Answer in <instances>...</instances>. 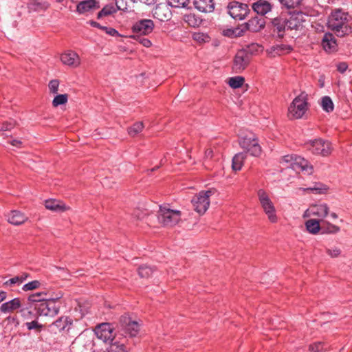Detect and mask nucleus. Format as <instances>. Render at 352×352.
I'll return each instance as SVG.
<instances>
[{
	"instance_id": "nucleus-1",
	"label": "nucleus",
	"mask_w": 352,
	"mask_h": 352,
	"mask_svg": "<svg viewBox=\"0 0 352 352\" xmlns=\"http://www.w3.org/2000/svg\"><path fill=\"white\" fill-rule=\"evenodd\" d=\"M349 15L342 9L333 10L328 18L327 25L338 36L342 37L351 32L349 25Z\"/></svg>"
},
{
	"instance_id": "nucleus-2",
	"label": "nucleus",
	"mask_w": 352,
	"mask_h": 352,
	"mask_svg": "<svg viewBox=\"0 0 352 352\" xmlns=\"http://www.w3.org/2000/svg\"><path fill=\"white\" fill-rule=\"evenodd\" d=\"M266 25L265 18L255 15L251 17L248 21L239 25L232 30H227L226 35L228 36H241L246 31L251 32H259L263 30Z\"/></svg>"
},
{
	"instance_id": "nucleus-3",
	"label": "nucleus",
	"mask_w": 352,
	"mask_h": 352,
	"mask_svg": "<svg viewBox=\"0 0 352 352\" xmlns=\"http://www.w3.org/2000/svg\"><path fill=\"white\" fill-rule=\"evenodd\" d=\"M280 164L294 170H300L307 175H311L314 171V167L308 160L294 154L283 156Z\"/></svg>"
},
{
	"instance_id": "nucleus-4",
	"label": "nucleus",
	"mask_w": 352,
	"mask_h": 352,
	"mask_svg": "<svg viewBox=\"0 0 352 352\" xmlns=\"http://www.w3.org/2000/svg\"><path fill=\"white\" fill-rule=\"evenodd\" d=\"M308 96L305 92L296 96L288 107L287 117L289 120L300 119L309 109Z\"/></svg>"
},
{
	"instance_id": "nucleus-5",
	"label": "nucleus",
	"mask_w": 352,
	"mask_h": 352,
	"mask_svg": "<svg viewBox=\"0 0 352 352\" xmlns=\"http://www.w3.org/2000/svg\"><path fill=\"white\" fill-rule=\"evenodd\" d=\"M240 147L243 150V153L250 154L256 157L261 156L262 148L259 144L257 136L252 133H249L243 136L239 137L238 140Z\"/></svg>"
},
{
	"instance_id": "nucleus-6",
	"label": "nucleus",
	"mask_w": 352,
	"mask_h": 352,
	"mask_svg": "<svg viewBox=\"0 0 352 352\" xmlns=\"http://www.w3.org/2000/svg\"><path fill=\"white\" fill-rule=\"evenodd\" d=\"M181 216V211L171 209L168 204H164L160 206L157 217L164 226L173 227L180 221Z\"/></svg>"
},
{
	"instance_id": "nucleus-7",
	"label": "nucleus",
	"mask_w": 352,
	"mask_h": 352,
	"mask_svg": "<svg viewBox=\"0 0 352 352\" xmlns=\"http://www.w3.org/2000/svg\"><path fill=\"white\" fill-rule=\"evenodd\" d=\"M62 292H58L56 297L49 298L42 303L38 304L35 307V310L38 316L54 318L58 314L60 306L56 305L58 299L63 297Z\"/></svg>"
},
{
	"instance_id": "nucleus-8",
	"label": "nucleus",
	"mask_w": 352,
	"mask_h": 352,
	"mask_svg": "<svg viewBox=\"0 0 352 352\" xmlns=\"http://www.w3.org/2000/svg\"><path fill=\"white\" fill-rule=\"evenodd\" d=\"M307 21L305 16L300 13L292 14L289 19H287V32H294L292 37H299L305 32V25Z\"/></svg>"
},
{
	"instance_id": "nucleus-9",
	"label": "nucleus",
	"mask_w": 352,
	"mask_h": 352,
	"mask_svg": "<svg viewBox=\"0 0 352 352\" xmlns=\"http://www.w3.org/2000/svg\"><path fill=\"white\" fill-rule=\"evenodd\" d=\"M257 196L261 208L267 216L269 221L273 223H276L278 217L276 208L268 194L263 189H259L257 192Z\"/></svg>"
},
{
	"instance_id": "nucleus-10",
	"label": "nucleus",
	"mask_w": 352,
	"mask_h": 352,
	"mask_svg": "<svg viewBox=\"0 0 352 352\" xmlns=\"http://www.w3.org/2000/svg\"><path fill=\"white\" fill-rule=\"evenodd\" d=\"M213 195L212 190L201 191L191 200L194 210L199 214H204L209 208L210 197Z\"/></svg>"
},
{
	"instance_id": "nucleus-11",
	"label": "nucleus",
	"mask_w": 352,
	"mask_h": 352,
	"mask_svg": "<svg viewBox=\"0 0 352 352\" xmlns=\"http://www.w3.org/2000/svg\"><path fill=\"white\" fill-rule=\"evenodd\" d=\"M307 148L313 154L323 157L329 155L332 151L331 142L322 139H316L306 143Z\"/></svg>"
},
{
	"instance_id": "nucleus-12",
	"label": "nucleus",
	"mask_w": 352,
	"mask_h": 352,
	"mask_svg": "<svg viewBox=\"0 0 352 352\" xmlns=\"http://www.w3.org/2000/svg\"><path fill=\"white\" fill-rule=\"evenodd\" d=\"M228 8L229 14L235 20L244 19L250 12L248 4L239 1L230 2Z\"/></svg>"
},
{
	"instance_id": "nucleus-13",
	"label": "nucleus",
	"mask_w": 352,
	"mask_h": 352,
	"mask_svg": "<svg viewBox=\"0 0 352 352\" xmlns=\"http://www.w3.org/2000/svg\"><path fill=\"white\" fill-rule=\"evenodd\" d=\"M120 326L124 333L130 337H135L140 331L139 323L132 320L128 315H123L120 317Z\"/></svg>"
},
{
	"instance_id": "nucleus-14",
	"label": "nucleus",
	"mask_w": 352,
	"mask_h": 352,
	"mask_svg": "<svg viewBox=\"0 0 352 352\" xmlns=\"http://www.w3.org/2000/svg\"><path fill=\"white\" fill-rule=\"evenodd\" d=\"M269 27L278 37L283 38L287 33V18L283 15L272 18L269 22Z\"/></svg>"
},
{
	"instance_id": "nucleus-15",
	"label": "nucleus",
	"mask_w": 352,
	"mask_h": 352,
	"mask_svg": "<svg viewBox=\"0 0 352 352\" xmlns=\"http://www.w3.org/2000/svg\"><path fill=\"white\" fill-rule=\"evenodd\" d=\"M251 9L259 16H265L272 12L274 3L267 0H254L250 4Z\"/></svg>"
},
{
	"instance_id": "nucleus-16",
	"label": "nucleus",
	"mask_w": 352,
	"mask_h": 352,
	"mask_svg": "<svg viewBox=\"0 0 352 352\" xmlns=\"http://www.w3.org/2000/svg\"><path fill=\"white\" fill-rule=\"evenodd\" d=\"M250 55L247 50H239L236 54L234 62L233 69L236 73L243 71L250 62Z\"/></svg>"
},
{
	"instance_id": "nucleus-17",
	"label": "nucleus",
	"mask_w": 352,
	"mask_h": 352,
	"mask_svg": "<svg viewBox=\"0 0 352 352\" xmlns=\"http://www.w3.org/2000/svg\"><path fill=\"white\" fill-rule=\"evenodd\" d=\"M95 333L97 337L104 342H111L114 338L113 330L108 323L98 325Z\"/></svg>"
},
{
	"instance_id": "nucleus-18",
	"label": "nucleus",
	"mask_w": 352,
	"mask_h": 352,
	"mask_svg": "<svg viewBox=\"0 0 352 352\" xmlns=\"http://www.w3.org/2000/svg\"><path fill=\"white\" fill-rule=\"evenodd\" d=\"M154 28L153 21L151 19H142L133 26V32L137 35H146L151 33Z\"/></svg>"
},
{
	"instance_id": "nucleus-19",
	"label": "nucleus",
	"mask_w": 352,
	"mask_h": 352,
	"mask_svg": "<svg viewBox=\"0 0 352 352\" xmlns=\"http://www.w3.org/2000/svg\"><path fill=\"white\" fill-rule=\"evenodd\" d=\"M60 60L63 65L76 68L80 65V58L78 54L72 50L63 52L60 55Z\"/></svg>"
},
{
	"instance_id": "nucleus-20",
	"label": "nucleus",
	"mask_w": 352,
	"mask_h": 352,
	"mask_svg": "<svg viewBox=\"0 0 352 352\" xmlns=\"http://www.w3.org/2000/svg\"><path fill=\"white\" fill-rule=\"evenodd\" d=\"M169 5L160 3L156 6L153 10V16L154 18L160 21H167L170 19L172 12L169 8Z\"/></svg>"
},
{
	"instance_id": "nucleus-21",
	"label": "nucleus",
	"mask_w": 352,
	"mask_h": 352,
	"mask_svg": "<svg viewBox=\"0 0 352 352\" xmlns=\"http://www.w3.org/2000/svg\"><path fill=\"white\" fill-rule=\"evenodd\" d=\"M195 8L200 12L210 13L214 10V0H194Z\"/></svg>"
},
{
	"instance_id": "nucleus-22",
	"label": "nucleus",
	"mask_w": 352,
	"mask_h": 352,
	"mask_svg": "<svg viewBox=\"0 0 352 352\" xmlns=\"http://www.w3.org/2000/svg\"><path fill=\"white\" fill-rule=\"evenodd\" d=\"M322 46L326 52L336 51L337 43L335 36L331 33H325L322 39Z\"/></svg>"
},
{
	"instance_id": "nucleus-23",
	"label": "nucleus",
	"mask_w": 352,
	"mask_h": 352,
	"mask_svg": "<svg viewBox=\"0 0 352 352\" xmlns=\"http://www.w3.org/2000/svg\"><path fill=\"white\" fill-rule=\"evenodd\" d=\"M8 221L14 226H19L24 223L28 218L23 212L19 210H12L7 215Z\"/></svg>"
},
{
	"instance_id": "nucleus-24",
	"label": "nucleus",
	"mask_w": 352,
	"mask_h": 352,
	"mask_svg": "<svg viewBox=\"0 0 352 352\" xmlns=\"http://www.w3.org/2000/svg\"><path fill=\"white\" fill-rule=\"evenodd\" d=\"M45 206L47 209L54 212H65L69 210V207L66 206L62 201L57 199H48L45 202Z\"/></svg>"
},
{
	"instance_id": "nucleus-25",
	"label": "nucleus",
	"mask_w": 352,
	"mask_h": 352,
	"mask_svg": "<svg viewBox=\"0 0 352 352\" xmlns=\"http://www.w3.org/2000/svg\"><path fill=\"white\" fill-rule=\"evenodd\" d=\"M21 306V299L19 298H14L10 301L1 304L0 311L3 314L11 313L20 308Z\"/></svg>"
},
{
	"instance_id": "nucleus-26",
	"label": "nucleus",
	"mask_w": 352,
	"mask_h": 352,
	"mask_svg": "<svg viewBox=\"0 0 352 352\" xmlns=\"http://www.w3.org/2000/svg\"><path fill=\"white\" fill-rule=\"evenodd\" d=\"M98 2L96 0H85L80 1L76 7V11L79 14H84L93 9L98 8Z\"/></svg>"
},
{
	"instance_id": "nucleus-27",
	"label": "nucleus",
	"mask_w": 352,
	"mask_h": 352,
	"mask_svg": "<svg viewBox=\"0 0 352 352\" xmlns=\"http://www.w3.org/2000/svg\"><path fill=\"white\" fill-rule=\"evenodd\" d=\"M313 216L319 218H324L329 214V207L326 204L311 205Z\"/></svg>"
},
{
	"instance_id": "nucleus-28",
	"label": "nucleus",
	"mask_w": 352,
	"mask_h": 352,
	"mask_svg": "<svg viewBox=\"0 0 352 352\" xmlns=\"http://www.w3.org/2000/svg\"><path fill=\"white\" fill-rule=\"evenodd\" d=\"M246 153L239 152L236 153L232 158V168L234 170H240L243 166L245 160L246 159Z\"/></svg>"
},
{
	"instance_id": "nucleus-29",
	"label": "nucleus",
	"mask_w": 352,
	"mask_h": 352,
	"mask_svg": "<svg viewBox=\"0 0 352 352\" xmlns=\"http://www.w3.org/2000/svg\"><path fill=\"white\" fill-rule=\"evenodd\" d=\"M48 292H40L32 294L28 296V302L30 304H34L36 302L42 303L43 301H45L48 298Z\"/></svg>"
},
{
	"instance_id": "nucleus-30",
	"label": "nucleus",
	"mask_w": 352,
	"mask_h": 352,
	"mask_svg": "<svg viewBox=\"0 0 352 352\" xmlns=\"http://www.w3.org/2000/svg\"><path fill=\"white\" fill-rule=\"evenodd\" d=\"M292 50V47L289 45L278 44L272 47L271 52L274 53V56H281L291 52Z\"/></svg>"
},
{
	"instance_id": "nucleus-31",
	"label": "nucleus",
	"mask_w": 352,
	"mask_h": 352,
	"mask_svg": "<svg viewBox=\"0 0 352 352\" xmlns=\"http://www.w3.org/2000/svg\"><path fill=\"white\" fill-rule=\"evenodd\" d=\"M307 230L313 234H316L320 230V221L316 219H309L305 222Z\"/></svg>"
},
{
	"instance_id": "nucleus-32",
	"label": "nucleus",
	"mask_w": 352,
	"mask_h": 352,
	"mask_svg": "<svg viewBox=\"0 0 352 352\" xmlns=\"http://www.w3.org/2000/svg\"><path fill=\"white\" fill-rule=\"evenodd\" d=\"M320 104L322 109L327 113L332 112L334 109L333 102L329 96H323L321 98Z\"/></svg>"
},
{
	"instance_id": "nucleus-33",
	"label": "nucleus",
	"mask_w": 352,
	"mask_h": 352,
	"mask_svg": "<svg viewBox=\"0 0 352 352\" xmlns=\"http://www.w3.org/2000/svg\"><path fill=\"white\" fill-rule=\"evenodd\" d=\"M117 6L114 7L113 5H107L104 6L98 13L97 18L100 19L103 16H109L113 13H116L118 10Z\"/></svg>"
},
{
	"instance_id": "nucleus-34",
	"label": "nucleus",
	"mask_w": 352,
	"mask_h": 352,
	"mask_svg": "<svg viewBox=\"0 0 352 352\" xmlns=\"http://www.w3.org/2000/svg\"><path fill=\"white\" fill-rule=\"evenodd\" d=\"M245 82V78L242 76H234L231 77L228 79V85L233 89H237L241 87Z\"/></svg>"
},
{
	"instance_id": "nucleus-35",
	"label": "nucleus",
	"mask_w": 352,
	"mask_h": 352,
	"mask_svg": "<svg viewBox=\"0 0 352 352\" xmlns=\"http://www.w3.org/2000/svg\"><path fill=\"white\" fill-rule=\"evenodd\" d=\"M69 324H71V322L69 321L68 317L61 316L54 321L52 325L55 326L59 331H62L64 330Z\"/></svg>"
},
{
	"instance_id": "nucleus-36",
	"label": "nucleus",
	"mask_w": 352,
	"mask_h": 352,
	"mask_svg": "<svg viewBox=\"0 0 352 352\" xmlns=\"http://www.w3.org/2000/svg\"><path fill=\"white\" fill-rule=\"evenodd\" d=\"M190 3V0H168L170 6L177 8H188Z\"/></svg>"
},
{
	"instance_id": "nucleus-37",
	"label": "nucleus",
	"mask_w": 352,
	"mask_h": 352,
	"mask_svg": "<svg viewBox=\"0 0 352 352\" xmlns=\"http://www.w3.org/2000/svg\"><path fill=\"white\" fill-rule=\"evenodd\" d=\"M144 128V124L142 122H137L134 123L131 126L128 128V133L131 136H135L140 133Z\"/></svg>"
},
{
	"instance_id": "nucleus-38",
	"label": "nucleus",
	"mask_w": 352,
	"mask_h": 352,
	"mask_svg": "<svg viewBox=\"0 0 352 352\" xmlns=\"http://www.w3.org/2000/svg\"><path fill=\"white\" fill-rule=\"evenodd\" d=\"M67 100H68V95L67 94H58L53 99L52 105L54 107H57L59 105L66 104L67 102Z\"/></svg>"
},
{
	"instance_id": "nucleus-39",
	"label": "nucleus",
	"mask_w": 352,
	"mask_h": 352,
	"mask_svg": "<svg viewBox=\"0 0 352 352\" xmlns=\"http://www.w3.org/2000/svg\"><path fill=\"white\" fill-rule=\"evenodd\" d=\"M41 283L39 280H34L23 285L22 287V290L23 292L35 290L39 289L41 287Z\"/></svg>"
},
{
	"instance_id": "nucleus-40",
	"label": "nucleus",
	"mask_w": 352,
	"mask_h": 352,
	"mask_svg": "<svg viewBox=\"0 0 352 352\" xmlns=\"http://www.w3.org/2000/svg\"><path fill=\"white\" fill-rule=\"evenodd\" d=\"M153 272V269L147 265H142L138 268V274L141 278H148Z\"/></svg>"
},
{
	"instance_id": "nucleus-41",
	"label": "nucleus",
	"mask_w": 352,
	"mask_h": 352,
	"mask_svg": "<svg viewBox=\"0 0 352 352\" xmlns=\"http://www.w3.org/2000/svg\"><path fill=\"white\" fill-rule=\"evenodd\" d=\"M192 38L194 41L199 42L200 43H208L210 40V36L207 34L203 32L194 33L192 35Z\"/></svg>"
},
{
	"instance_id": "nucleus-42",
	"label": "nucleus",
	"mask_w": 352,
	"mask_h": 352,
	"mask_svg": "<svg viewBox=\"0 0 352 352\" xmlns=\"http://www.w3.org/2000/svg\"><path fill=\"white\" fill-rule=\"evenodd\" d=\"M286 8H294L299 6L302 0H278Z\"/></svg>"
},
{
	"instance_id": "nucleus-43",
	"label": "nucleus",
	"mask_w": 352,
	"mask_h": 352,
	"mask_svg": "<svg viewBox=\"0 0 352 352\" xmlns=\"http://www.w3.org/2000/svg\"><path fill=\"white\" fill-rule=\"evenodd\" d=\"M108 352H127L126 347L123 344L118 342L112 343L108 350Z\"/></svg>"
},
{
	"instance_id": "nucleus-44",
	"label": "nucleus",
	"mask_w": 352,
	"mask_h": 352,
	"mask_svg": "<svg viewBox=\"0 0 352 352\" xmlns=\"http://www.w3.org/2000/svg\"><path fill=\"white\" fill-rule=\"evenodd\" d=\"M185 21L190 26L195 27L199 24V20L195 17V14H189L184 16Z\"/></svg>"
},
{
	"instance_id": "nucleus-45",
	"label": "nucleus",
	"mask_w": 352,
	"mask_h": 352,
	"mask_svg": "<svg viewBox=\"0 0 352 352\" xmlns=\"http://www.w3.org/2000/svg\"><path fill=\"white\" fill-rule=\"evenodd\" d=\"M20 285H21V283L17 276L11 278L3 283V286L6 287H12L15 285L19 286Z\"/></svg>"
},
{
	"instance_id": "nucleus-46",
	"label": "nucleus",
	"mask_w": 352,
	"mask_h": 352,
	"mask_svg": "<svg viewBox=\"0 0 352 352\" xmlns=\"http://www.w3.org/2000/svg\"><path fill=\"white\" fill-rule=\"evenodd\" d=\"M59 80L56 79H54L50 81L48 87L50 93L52 94H57L58 91V87H59Z\"/></svg>"
},
{
	"instance_id": "nucleus-47",
	"label": "nucleus",
	"mask_w": 352,
	"mask_h": 352,
	"mask_svg": "<svg viewBox=\"0 0 352 352\" xmlns=\"http://www.w3.org/2000/svg\"><path fill=\"white\" fill-rule=\"evenodd\" d=\"M25 326L28 330L36 329L38 331H41L43 328V325L39 324L37 320L26 322Z\"/></svg>"
},
{
	"instance_id": "nucleus-48",
	"label": "nucleus",
	"mask_w": 352,
	"mask_h": 352,
	"mask_svg": "<svg viewBox=\"0 0 352 352\" xmlns=\"http://www.w3.org/2000/svg\"><path fill=\"white\" fill-rule=\"evenodd\" d=\"M133 37L136 38L137 41L142 44L144 47H150L152 45L151 41L147 38L142 37L141 35L133 36Z\"/></svg>"
},
{
	"instance_id": "nucleus-49",
	"label": "nucleus",
	"mask_w": 352,
	"mask_h": 352,
	"mask_svg": "<svg viewBox=\"0 0 352 352\" xmlns=\"http://www.w3.org/2000/svg\"><path fill=\"white\" fill-rule=\"evenodd\" d=\"M309 350L312 352H320L324 349V343L322 342H317L309 345Z\"/></svg>"
},
{
	"instance_id": "nucleus-50",
	"label": "nucleus",
	"mask_w": 352,
	"mask_h": 352,
	"mask_svg": "<svg viewBox=\"0 0 352 352\" xmlns=\"http://www.w3.org/2000/svg\"><path fill=\"white\" fill-rule=\"evenodd\" d=\"M243 50H247L249 53V55L251 56L254 52H258L261 50V46L257 43H252L247 47L246 49H243Z\"/></svg>"
},
{
	"instance_id": "nucleus-51",
	"label": "nucleus",
	"mask_w": 352,
	"mask_h": 352,
	"mask_svg": "<svg viewBox=\"0 0 352 352\" xmlns=\"http://www.w3.org/2000/svg\"><path fill=\"white\" fill-rule=\"evenodd\" d=\"M326 252L331 258H336V257H338L340 254L341 250L338 248H334L333 249L327 248L326 250Z\"/></svg>"
},
{
	"instance_id": "nucleus-52",
	"label": "nucleus",
	"mask_w": 352,
	"mask_h": 352,
	"mask_svg": "<svg viewBox=\"0 0 352 352\" xmlns=\"http://www.w3.org/2000/svg\"><path fill=\"white\" fill-rule=\"evenodd\" d=\"M116 6H117L119 10L127 11L128 10V5L126 1L124 0H115Z\"/></svg>"
},
{
	"instance_id": "nucleus-53",
	"label": "nucleus",
	"mask_w": 352,
	"mask_h": 352,
	"mask_svg": "<svg viewBox=\"0 0 352 352\" xmlns=\"http://www.w3.org/2000/svg\"><path fill=\"white\" fill-rule=\"evenodd\" d=\"M327 227L325 230V232H327V233L334 234V233L338 232L340 230V227H338L337 226L331 224L329 223H327Z\"/></svg>"
},
{
	"instance_id": "nucleus-54",
	"label": "nucleus",
	"mask_w": 352,
	"mask_h": 352,
	"mask_svg": "<svg viewBox=\"0 0 352 352\" xmlns=\"http://www.w3.org/2000/svg\"><path fill=\"white\" fill-rule=\"evenodd\" d=\"M15 123L12 122H6L3 123L2 126L0 127V131H10L14 127Z\"/></svg>"
},
{
	"instance_id": "nucleus-55",
	"label": "nucleus",
	"mask_w": 352,
	"mask_h": 352,
	"mask_svg": "<svg viewBox=\"0 0 352 352\" xmlns=\"http://www.w3.org/2000/svg\"><path fill=\"white\" fill-rule=\"evenodd\" d=\"M107 34L112 36H119V32L113 28H109V27H103V30Z\"/></svg>"
},
{
	"instance_id": "nucleus-56",
	"label": "nucleus",
	"mask_w": 352,
	"mask_h": 352,
	"mask_svg": "<svg viewBox=\"0 0 352 352\" xmlns=\"http://www.w3.org/2000/svg\"><path fill=\"white\" fill-rule=\"evenodd\" d=\"M347 68H348V65L345 62H341L337 65V69L341 74L344 73L346 71Z\"/></svg>"
},
{
	"instance_id": "nucleus-57",
	"label": "nucleus",
	"mask_w": 352,
	"mask_h": 352,
	"mask_svg": "<svg viewBox=\"0 0 352 352\" xmlns=\"http://www.w3.org/2000/svg\"><path fill=\"white\" fill-rule=\"evenodd\" d=\"M17 276L19 277V279L20 280V282L22 284L30 276V274L27 272H23L21 275Z\"/></svg>"
},
{
	"instance_id": "nucleus-58",
	"label": "nucleus",
	"mask_w": 352,
	"mask_h": 352,
	"mask_svg": "<svg viewBox=\"0 0 352 352\" xmlns=\"http://www.w3.org/2000/svg\"><path fill=\"white\" fill-rule=\"evenodd\" d=\"M213 157V151L211 148H208L205 151V158L211 159Z\"/></svg>"
},
{
	"instance_id": "nucleus-59",
	"label": "nucleus",
	"mask_w": 352,
	"mask_h": 352,
	"mask_svg": "<svg viewBox=\"0 0 352 352\" xmlns=\"http://www.w3.org/2000/svg\"><path fill=\"white\" fill-rule=\"evenodd\" d=\"M89 23L90 24L91 26L94 27V28H99L100 30H103V27L102 25H101L100 23H98V22L96 21H90L89 22Z\"/></svg>"
},
{
	"instance_id": "nucleus-60",
	"label": "nucleus",
	"mask_w": 352,
	"mask_h": 352,
	"mask_svg": "<svg viewBox=\"0 0 352 352\" xmlns=\"http://www.w3.org/2000/svg\"><path fill=\"white\" fill-rule=\"evenodd\" d=\"M312 216H313V214L311 212V207L310 206L309 208L305 211V212L303 214V217L307 218V217H311Z\"/></svg>"
},
{
	"instance_id": "nucleus-61",
	"label": "nucleus",
	"mask_w": 352,
	"mask_h": 352,
	"mask_svg": "<svg viewBox=\"0 0 352 352\" xmlns=\"http://www.w3.org/2000/svg\"><path fill=\"white\" fill-rule=\"evenodd\" d=\"M7 298V292L4 291H0V302L5 300Z\"/></svg>"
},
{
	"instance_id": "nucleus-62",
	"label": "nucleus",
	"mask_w": 352,
	"mask_h": 352,
	"mask_svg": "<svg viewBox=\"0 0 352 352\" xmlns=\"http://www.w3.org/2000/svg\"><path fill=\"white\" fill-rule=\"evenodd\" d=\"M140 2L144 3L146 5L154 4L157 0H139Z\"/></svg>"
},
{
	"instance_id": "nucleus-63",
	"label": "nucleus",
	"mask_w": 352,
	"mask_h": 352,
	"mask_svg": "<svg viewBox=\"0 0 352 352\" xmlns=\"http://www.w3.org/2000/svg\"><path fill=\"white\" fill-rule=\"evenodd\" d=\"M10 144L14 146H20L22 142L20 140H13L11 141Z\"/></svg>"
},
{
	"instance_id": "nucleus-64",
	"label": "nucleus",
	"mask_w": 352,
	"mask_h": 352,
	"mask_svg": "<svg viewBox=\"0 0 352 352\" xmlns=\"http://www.w3.org/2000/svg\"><path fill=\"white\" fill-rule=\"evenodd\" d=\"M310 190L311 191H316L318 193H320L322 191V188H309Z\"/></svg>"
}]
</instances>
